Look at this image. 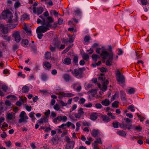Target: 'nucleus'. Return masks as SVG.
Returning a JSON list of instances; mask_svg holds the SVG:
<instances>
[{
	"mask_svg": "<svg viewBox=\"0 0 149 149\" xmlns=\"http://www.w3.org/2000/svg\"><path fill=\"white\" fill-rule=\"evenodd\" d=\"M109 51L108 52L106 51V49L104 46H102L101 48H97L96 50V53L98 54L100 53V55L104 59H105L108 56H109V58L106 62L107 65L111 66L112 65V61L113 59V53L112 51V48L111 45L108 46Z\"/></svg>",
	"mask_w": 149,
	"mask_h": 149,
	"instance_id": "1",
	"label": "nucleus"
},
{
	"mask_svg": "<svg viewBox=\"0 0 149 149\" xmlns=\"http://www.w3.org/2000/svg\"><path fill=\"white\" fill-rule=\"evenodd\" d=\"M1 16L3 19H6L7 23L8 24V26L10 29H13L16 27V24H12L13 15L10 10H4L2 12Z\"/></svg>",
	"mask_w": 149,
	"mask_h": 149,
	"instance_id": "2",
	"label": "nucleus"
},
{
	"mask_svg": "<svg viewBox=\"0 0 149 149\" xmlns=\"http://www.w3.org/2000/svg\"><path fill=\"white\" fill-rule=\"evenodd\" d=\"M49 25L48 24L47 26H38L36 29V33L38 38L40 39L42 38L43 35L42 33H44L49 30Z\"/></svg>",
	"mask_w": 149,
	"mask_h": 149,
	"instance_id": "3",
	"label": "nucleus"
},
{
	"mask_svg": "<svg viewBox=\"0 0 149 149\" xmlns=\"http://www.w3.org/2000/svg\"><path fill=\"white\" fill-rule=\"evenodd\" d=\"M124 120L125 122L123 121L121 123L119 124V127L125 130L127 128L128 130H130L132 128V125L130 124L132 122L131 120L127 118H124Z\"/></svg>",
	"mask_w": 149,
	"mask_h": 149,
	"instance_id": "4",
	"label": "nucleus"
},
{
	"mask_svg": "<svg viewBox=\"0 0 149 149\" xmlns=\"http://www.w3.org/2000/svg\"><path fill=\"white\" fill-rule=\"evenodd\" d=\"M116 79L117 81L120 84H123L125 82V76L121 73L120 72L117 70L116 72Z\"/></svg>",
	"mask_w": 149,
	"mask_h": 149,
	"instance_id": "5",
	"label": "nucleus"
},
{
	"mask_svg": "<svg viewBox=\"0 0 149 149\" xmlns=\"http://www.w3.org/2000/svg\"><path fill=\"white\" fill-rule=\"evenodd\" d=\"M65 140L67 142L65 149H71L73 148L75 144L74 141L73 140L70 141V139L68 136L65 137Z\"/></svg>",
	"mask_w": 149,
	"mask_h": 149,
	"instance_id": "6",
	"label": "nucleus"
},
{
	"mask_svg": "<svg viewBox=\"0 0 149 149\" xmlns=\"http://www.w3.org/2000/svg\"><path fill=\"white\" fill-rule=\"evenodd\" d=\"M70 71L71 72L73 76L77 78L80 79L82 78L83 77L81 71L79 69H74L73 71L70 69Z\"/></svg>",
	"mask_w": 149,
	"mask_h": 149,
	"instance_id": "7",
	"label": "nucleus"
},
{
	"mask_svg": "<svg viewBox=\"0 0 149 149\" xmlns=\"http://www.w3.org/2000/svg\"><path fill=\"white\" fill-rule=\"evenodd\" d=\"M20 119L19 120V123H21L23 122L26 123L27 122V120L29 118L24 111H22L19 115Z\"/></svg>",
	"mask_w": 149,
	"mask_h": 149,
	"instance_id": "8",
	"label": "nucleus"
},
{
	"mask_svg": "<svg viewBox=\"0 0 149 149\" xmlns=\"http://www.w3.org/2000/svg\"><path fill=\"white\" fill-rule=\"evenodd\" d=\"M47 20L48 22H46L45 20V19H43V22H42V26H47L48 24L49 25V29L51 27V23L52 22L54 21L53 19L50 17H47Z\"/></svg>",
	"mask_w": 149,
	"mask_h": 149,
	"instance_id": "9",
	"label": "nucleus"
},
{
	"mask_svg": "<svg viewBox=\"0 0 149 149\" xmlns=\"http://www.w3.org/2000/svg\"><path fill=\"white\" fill-rule=\"evenodd\" d=\"M91 133L92 136L95 138L98 136H102L103 135L102 133L100 131V130L97 129L93 130Z\"/></svg>",
	"mask_w": 149,
	"mask_h": 149,
	"instance_id": "10",
	"label": "nucleus"
},
{
	"mask_svg": "<svg viewBox=\"0 0 149 149\" xmlns=\"http://www.w3.org/2000/svg\"><path fill=\"white\" fill-rule=\"evenodd\" d=\"M43 11V9L42 7H38L37 8L35 7H33V12L35 14L37 13L38 15L41 14Z\"/></svg>",
	"mask_w": 149,
	"mask_h": 149,
	"instance_id": "11",
	"label": "nucleus"
},
{
	"mask_svg": "<svg viewBox=\"0 0 149 149\" xmlns=\"http://www.w3.org/2000/svg\"><path fill=\"white\" fill-rule=\"evenodd\" d=\"M74 95V94L70 93H65L64 92H61L60 93L58 97L59 98H62L63 97H70Z\"/></svg>",
	"mask_w": 149,
	"mask_h": 149,
	"instance_id": "12",
	"label": "nucleus"
},
{
	"mask_svg": "<svg viewBox=\"0 0 149 149\" xmlns=\"http://www.w3.org/2000/svg\"><path fill=\"white\" fill-rule=\"evenodd\" d=\"M83 110V109L82 108H80L79 109L78 113H74V115L75 118H80L84 113Z\"/></svg>",
	"mask_w": 149,
	"mask_h": 149,
	"instance_id": "13",
	"label": "nucleus"
},
{
	"mask_svg": "<svg viewBox=\"0 0 149 149\" xmlns=\"http://www.w3.org/2000/svg\"><path fill=\"white\" fill-rule=\"evenodd\" d=\"M15 41L17 42H19L22 39L20 35L18 32H15L13 34Z\"/></svg>",
	"mask_w": 149,
	"mask_h": 149,
	"instance_id": "14",
	"label": "nucleus"
},
{
	"mask_svg": "<svg viewBox=\"0 0 149 149\" xmlns=\"http://www.w3.org/2000/svg\"><path fill=\"white\" fill-rule=\"evenodd\" d=\"M6 116V118L9 120H13L15 118V114L13 112L7 113Z\"/></svg>",
	"mask_w": 149,
	"mask_h": 149,
	"instance_id": "15",
	"label": "nucleus"
},
{
	"mask_svg": "<svg viewBox=\"0 0 149 149\" xmlns=\"http://www.w3.org/2000/svg\"><path fill=\"white\" fill-rule=\"evenodd\" d=\"M58 140L57 137L56 136H54L52 137L50 141L52 144L56 145L58 144Z\"/></svg>",
	"mask_w": 149,
	"mask_h": 149,
	"instance_id": "16",
	"label": "nucleus"
},
{
	"mask_svg": "<svg viewBox=\"0 0 149 149\" xmlns=\"http://www.w3.org/2000/svg\"><path fill=\"white\" fill-rule=\"evenodd\" d=\"M98 44L97 43H94L90 49L87 50V52H89V54H91L93 52V49L95 48L98 46Z\"/></svg>",
	"mask_w": 149,
	"mask_h": 149,
	"instance_id": "17",
	"label": "nucleus"
},
{
	"mask_svg": "<svg viewBox=\"0 0 149 149\" xmlns=\"http://www.w3.org/2000/svg\"><path fill=\"white\" fill-rule=\"evenodd\" d=\"M48 119L45 116H43L40 119L38 120V122L40 124H42L44 123L48 122Z\"/></svg>",
	"mask_w": 149,
	"mask_h": 149,
	"instance_id": "18",
	"label": "nucleus"
},
{
	"mask_svg": "<svg viewBox=\"0 0 149 149\" xmlns=\"http://www.w3.org/2000/svg\"><path fill=\"white\" fill-rule=\"evenodd\" d=\"M63 78L65 81L68 82L70 80L71 77L68 74H65L63 75Z\"/></svg>",
	"mask_w": 149,
	"mask_h": 149,
	"instance_id": "19",
	"label": "nucleus"
},
{
	"mask_svg": "<svg viewBox=\"0 0 149 149\" xmlns=\"http://www.w3.org/2000/svg\"><path fill=\"white\" fill-rule=\"evenodd\" d=\"M120 92L121 93V99L122 101L124 102H126L127 101V99L126 97V94L123 91H120Z\"/></svg>",
	"mask_w": 149,
	"mask_h": 149,
	"instance_id": "20",
	"label": "nucleus"
},
{
	"mask_svg": "<svg viewBox=\"0 0 149 149\" xmlns=\"http://www.w3.org/2000/svg\"><path fill=\"white\" fill-rule=\"evenodd\" d=\"M103 121L105 122L108 123L111 120L106 115H103L101 116Z\"/></svg>",
	"mask_w": 149,
	"mask_h": 149,
	"instance_id": "21",
	"label": "nucleus"
},
{
	"mask_svg": "<svg viewBox=\"0 0 149 149\" xmlns=\"http://www.w3.org/2000/svg\"><path fill=\"white\" fill-rule=\"evenodd\" d=\"M71 60L69 58H66L63 61V63L64 64L69 65L71 63Z\"/></svg>",
	"mask_w": 149,
	"mask_h": 149,
	"instance_id": "22",
	"label": "nucleus"
},
{
	"mask_svg": "<svg viewBox=\"0 0 149 149\" xmlns=\"http://www.w3.org/2000/svg\"><path fill=\"white\" fill-rule=\"evenodd\" d=\"M41 79L43 81L47 80L48 78V76L47 74L43 73H42L40 77Z\"/></svg>",
	"mask_w": 149,
	"mask_h": 149,
	"instance_id": "23",
	"label": "nucleus"
},
{
	"mask_svg": "<svg viewBox=\"0 0 149 149\" xmlns=\"http://www.w3.org/2000/svg\"><path fill=\"white\" fill-rule=\"evenodd\" d=\"M101 103L103 105L107 106L109 105L110 102L108 99H106L102 101Z\"/></svg>",
	"mask_w": 149,
	"mask_h": 149,
	"instance_id": "24",
	"label": "nucleus"
},
{
	"mask_svg": "<svg viewBox=\"0 0 149 149\" xmlns=\"http://www.w3.org/2000/svg\"><path fill=\"white\" fill-rule=\"evenodd\" d=\"M116 133L122 136L125 137L126 135V132L123 130L118 131Z\"/></svg>",
	"mask_w": 149,
	"mask_h": 149,
	"instance_id": "25",
	"label": "nucleus"
},
{
	"mask_svg": "<svg viewBox=\"0 0 149 149\" xmlns=\"http://www.w3.org/2000/svg\"><path fill=\"white\" fill-rule=\"evenodd\" d=\"M81 55L82 56V57L84 60L87 61L89 60V56L87 54L85 53H84L81 54Z\"/></svg>",
	"mask_w": 149,
	"mask_h": 149,
	"instance_id": "26",
	"label": "nucleus"
},
{
	"mask_svg": "<svg viewBox=\"0 0 149 149\" xmlns=\"http://www.w3.org/2000/svg\"><path fill=\"white\" fill-rule=\"evenodd\" d=\"M22 92L24 93H27L29 91V87L26 86H24L22 88Z\"/></svg>",
	"mask_w": 149,
	"mask_h": 149,
	"instance_id": "27",
	"label": "nucleus"
},
{
	"mask_svg": "<svg viewBox=\"0 0 149 149\" xmlns=\"http://www.w3.org/2000/svg\"><path fill=\"white\" fill-rule=\"evenodd\" d=\"M0 26L2 27V32L3 33L6 34L8 32V28L6 27H4L3 24H1Z\"/></svg>",
	"mask_w": 149,
	"mask_h": 149,
	"instance_id": "28",
	"label": "nucleus"
},
{
	"mask_svg": "<svg viewBox=\"0 0 149 149\" xmlns=\"http://www.w3.org/2000/svg\"><path fill=\"white\" fill-rule=\"evenodd\" d=\"M43 65L47 69H50L51 68V64L47 61L44 62L43 63Z\"/></svg>",
	"mask_w": 149,
	"mask_h": 149,
	"instance_id": "29",
	"label": "nucleus"
},
{
	"mask_svg": "<svg viewBox=\"0 0 149 149\" xmlns=\"http://www.w3.org/2000/svg\"><path fill=\"white\" fill-rule=\"evenodd\" d=\"M100 58V56L99 55L96 54H93L92 56V59L95 62L97 61V59Z\"/></svg>",
	"mask_w": 149,
	"mask_h": 149,
	"instance_id": "30",
	"label": "nucleus"
},
{
	"mask_svg": "<svg viewBox=\"0 0 149 149\" xmlns=\"http://www.w3.org/2000/svg\"><path fill=\"white\" fill-rule=\"evenodd\" d=\"M99 143L100 144H102V143L101 141V138L100 137L98 138H97L96 139V140H95L93 144H96L97 143Z\"/></svg>",
	"mask_w": 149,
	"mask_h": 149,
	"instance_id": "31",
	"label": "nucleus"
},
{
	"mask_svg": "<svg viewBox=\"0 0 149 149\" xmlns=\"http://www.w3.org/2000/svg\"><path fill=\"white\" fill-rule=\"evenodd\" d=\"M97 113H93L90 116L91 119L92 120H95L97 118Z\"/></svg>",
	"mask_w": 149,
	"mask_h": 149,
	"instance_id": "32",
	"label": "nucleus"
},
{
	"mask_svg": "<svg viewBox=\"0 0 149 149\" xmlns=\"http://www.w3.org/2000/svg\"><path fill=\"white\" fill-rule=\"evenodd\" d=\"M51 54L50 52H46L45 53V58L46 59H49L51 58Z\"/></svg>",
	"mask_w": 149,
	"mask_h": 149,
	"instance_id": "33",
	"label": "nucleus"
},
{
	"mask_svg": "<svg viewBox=\"0 0 149 149\" xmlns=\"http://www.w3.org/2000/svg\"><path fill=\"white\" fill-rule=\"evenodd\" d=\"M35 114V113L34 112H31L29 114V116L31 118L32 121H34L36 119V118L34 115Z\"/></svg>",
	"mask_w": 149,
	"mask_h": 149,
	"instance_id": "34",
	"label": "nucleus"
},
{
	"mask_svg": "<svg viewBox=\"0 0 149 149\" xmlns=\"http://www.w3.org/2000/svg\"><path fill=\"white\" fill-rule=\"evenodd\" d=\"M20 99L21 100V101H17L16 103V104L19 107H20L24 103V99H22L21 98H20Z\"/></svg>",
	"mask_w": 149,
	"mask_h": 149,
	"instance_id": "35",
	"label": "nucleus"
},
{
	"mask_svg": "<svg viewBox=\"0 0 149 149\" xmlns=\"http://www.w3.org/2000/svg\"><path fill=\"white\" fill-rule=\"evenodd\" d=\"M57 120H58L59 121H62V116H59L57 117L54 118L53 120V121L55 123H56Z\"/></svg>",
	"mask_w": 149,
	"mask_h": 149,
	"instance_id": "36",
	"label": "nucleus"
},
{
	"mask_svg": "<svg viewBox=\"0 0 149 149\" xmlns=\"http://www.w3.org/2000/svg\"><path fill=\"white\" fill-rule=\"evenodd\" d=\"M135 92V90L134 88H131L128 90L127 93L130 94H133Z\"/></svg>",
	"mask_w": 149,
	"mask_h": 149,
	"instance_id": "37",
	"label": "nucleus"
},
{
	"mask_svg": "<svg viewBox=\"0 0 149 149\" xmlns=\"http://www.w3.org/2000/svg\"><path fill=\"white\" fill-rule=\"evenodd\" d=\"M119 102L116 101H115L112 105V107L114 108H117L118 107Z\"/></svg>",
	"mask_w": 149,
	"mask_h": 149,
	"instance_id": "38",
	"label": "nucleus"
},
{
	"mask_svg": "<svg viewBox=\"0 0 149 149\" xmlns=\"http://www.w3.org/2000/svg\"><path fill=\"white\" fill-rule=\"evenodd\" d=\"M120 124L117 121L114 122L112 123L113 127L114 128H117L118 127V125H119Z\"/></svg>",
	"mask_w": 149,
	"mask_h": 149,
	"instance_id": "39",
	"label": "nucleus"
},
{
	"mask_svg": "<svg viewBox=\"0 0 149 149\" xmlns=\"http://www.w3.org/2000/svg\"><path fill=\"white\" fill-rule=\"evenodd\" d=\"M22 46L27 45L29 43V41L27 39H23L22 40Z\"/></svg>",
	"mask_w": 149,
	"mask_h": 149,
	"instance_id": "40",
	"label": "nucleus"
},
{
	"mask_svg": "<svg viewBox=\"0 0 149 149\" xmlns=\"http://www.w3.org/2000/svg\"><path fill=\"white\" fill-rule=\"evenodd\" d=\"M74 12L76 13V14L78 15L81 16L82 15V12L79 9H76L74 11Z\"/></svg>",
	"mask_w": 149,
	"mask_h": 149,
	"instance_id": "41",
	"label": "nucleus"
},
{
	"mask_svg": "<svg viewBox=\"0 0 149 149\" xmlns=\"http://www.w3.org/2000/svg\"><path fill=\"white\" fill-rule=\"evenodd\" d=\"M19 45L17 44H15L13 46V51L15 52L16 49L19 48Z\"/></svg>",
	"mask_w": 149,
	"mask_h": 149,
	"instance_id": "42",
	"label": "nucleus"
},
{
	"mask_svg": "<svg viewBox=\"0 0 149 149\" xmlns=\"http://www.w3.org/2000/svg\"><path fill=\"white\" fill-rule=\"evenodd\" d=\"M53 108L56 111L60 110V107L58 104H56L54 106Z\"/></svg>",
	"mask_w": 149,
	"mask_h": 149,
	"instance_id": "43",
	"label": "nucleus"
},
{
	"mask_svg": "<svg viewBox=\"0 0 149 149\" xmlns=\"http://www.w3.org/2000/svg\"><path fill=\"white\" fill-rule=\"evenodd\" d=\"M24 29L28 35L30 36L31 35V31L30 30H29L26 27H24Z\"/></svg>",
	"mask_w": 149,
	"mask_h": 149,
	"instance_id": "44",
	"label": "nucleus"
},
{
	"mask_svg": "<svg viewBox=\"0 0 149 149\" xmlns=\"http://www.w3.org/2000/svg\"><path fill=\"white\" fill-rule=\"evenodd\" d=\"M50 13L51 15H54L55 16H57L58 15V13L55 10H51L50 12Z\"/></svg>",
	"mask_w": 149,
	"mask_h": 149,
	"instance_id": "45",
	"label": "nucleus"
},
{
	"mask_svg": "<svg viewBox=\"0 0 149 149\" xmlns=\"http://www.w3.org/2000/svg\"><path fill=\"white\" fill-rule=\"evenodd\" d=\"M84 106L87 108H90L92 107V104L90 102L84 105Z\"/></svg>",
	"mask_w": 149,
	"mask_h": 149,
	"instance_id": "46",
	"label": "nucleus"
},
{
	"mask_svg": "<svg viewBox=\"0 0 149 149\" xmlns=\"http://www.w3.org/2000/svg\"><path fill=\"white\" fill-rule=\"evenodd\" d=\"M78 57L77 56H75L73 58V62L74 63L76 64L78 63Z\"/></svg>",
	"mask_w": 149,
	"mask_h": 149,
	"instance_id": "47",
	"label": "nucleus"
},
{
	"mask_svg": "<svg viewBox=\"0 0 149 149\" xmlns=\"http://www.w3.org/2000/svg\"><path fill=\"white\" fill-rule=\"evenodd\" d=\"M22 17L24 19L28 20L29 19V15L27 14H24L23 15Z\"/></svg>",
	"mask_w": 149,
	"mask_h": 149,
	"instance_id": "48",
	"label": "nucleus"
},
{
	"mask_svg": "<svg viewBox=\"0 0 149 149\" xmlns=\"http://www.w3.org/2000/svg\"><path fill=\"white\" fill-rule=\"evenodd\" d=\"M49 49L52 52H54L56 51V47H53L51 45L49 46Z\"/></svg>",
	"mask_w": 149,
	"mask_h": 149,
	"instance_id": "49",
	"label": "nucleus"
},
{
	"mask_svg": "<svg viewBox=\"0 0 149 149\" xmlns=\"http://www.w3.org/2000/svg\"><path fill=\"white\" fill-rule=\"evenodd\" d=\"M82 123L83 125L84 126H90L91 125L90 123L86 121H83Z\"/></svg>",
	"mask_w": 149,
	"mask_h": 149,
	"instance_id": "50",
	"label": "nucleus"
},
{
	"mask_svg": "<svg viewBox=\"0 0 149 149\" xmlns=\"http://www.w3.org/2000/svg\"><path fill=\"white\" fill-rule=\"evenodd\" d=\"M25 108L26 109V110L28 111H31V107L30 106H29L27 104H25Z\"/></svg>",
	"mask_w": 149,
	"mask_h": 149,
	"instance_id": "51",
	"label": "nucleus"
},
{
	"mask_svg": "<svg viewBox=\"0 0 149 149\" xmlns=\"http://www.w3.org/2000/svg\"><path fill=\"white\" fill-rule=\"evenodd\" d=\"M1 88L5 92H6L8 89V86L4 85L2 86Z\"/></svg>",
	"mask_w": 149,
	"mask_h": 149,
	"instance_id": "52",
	"label": "nucleus"
},
{
	"mask_svg": "<svg viewBox=\"0 0 149 149\" xmlns=\"http://www.w3.org/2000/svg\"><path fill=\"white\" fill-rule=\"evenodd\" d=\"M31 51L33 52L34 53H36L37 51V49L36 47L32 45L31 46Z\"/></svg>",
	"mask_w": 149,
	"mask_h": 149,
	"instance_id": "53",
	"label": "nucleus"
},
{
	"mask_svg": "<svg viewBox=\"0 0 149 149\" xmlns=\"http://www.w3.org/2000/svg\"><path fill=\"white\" fill-rule=\"evenodd\" d=\"M71 46H69L68 47L66 48L63 51V53H65L67 52L71 48Z\"/></svg>",
	"mask_w": 149,
	"mask_h": 149,
	"instance_id": "54",
	"label": "nucleus"
},
{
	"mask_svg": "<svg viewBox=\"0 0 149 149\" xmlns=\"http://www.w3.org/2000/svg\"><path fill=\"white\" fill-rule=\"evenodd\" d=\"M0 136L2 138L4 139L7 137V134L5 132H3L2 134H1Z\"/></svg>",
	"mask_w": 149,
	"mask_h": 149,
	"instance_id": "55",
	"label": "nucleus"
},
{
	"mask_svg": "<svg viewBox=\"0 0 149 149\" xmlns=\"http://www.w3.org/2000/svg\"><path fill=\"white\" fill-rule=\"evenodd\" d=\"M128 109H130V110L132 112H134L135 111V109H134V107L132 105H130L128 107Z\"/></svg>",
	"mask_w": 149,
	"mask_h": 149,
	"instance_id": "56",
	"label": "nucleus"
},
{
	"mask_svg": "<svg viewBox=\"0 0 149 149\" xmlns=\"http://www.w3.org/2000/svg\"><path fill=\"white\" fill-rule=\"evenodd\" d=\"M84 41L85 42H88L90 39V37L88 36H86L84 37Z\"/></svg>",
	"mask_w": 149,
	"mask_h": 149,
	"instance_id": "57",
	"label": "nucleus"
},
{
	"mask_svg": "<svg viewBox=\"0 0 149 149\" xmlns=\"http://www.w3.org/2000/svg\"><path fill=\"white\" fill-rule=\"evenodd\" d=\"M107 89V86L105 84H103L102 86V91H105Z\"/></svg>",
	"mask_w": 149,
	"mask_h": 149,
	"instance_id": "58",
	"label": "nucleus"
},
{
	"mask_svg": "<svg viewBox=\"0 0 149 149\" xmlns=\"http://www.w3.org/2000/svg\"><path fill=\"white\" fill-rule=\"evenodd\" d=\"M101 63V61H99L97 63H95L92 64V66L93 67H95L96 66H97L100 65Z\"/></svg>",
	"mask_w": 149,
	"mask_h": 149,
	"instance_id": "59",
	"label": "nucleus"
},
{
	"mask_svg": "<svg viewBox=\"0 0 149 149\" xmlns=\"http://www.w3.org/2000/svg\"><path fill=\"white\" fill-rule=\"evenodd\" d=\"M20 3L18 1H17L14 4L15 8H18L20 5Z\"/></svg>",
	"mask_w": 149,
	"mask_h": 149,
	"instance_id": "60",
	"label": "nucleus"
},
{
	"mask_svg": "<svg viewBox=\"0 0 149 149\" xmlns=\"http://www.w3.org/2000/svg\"><path fill=\"white\" fill-rule=\"evenodd\" d=\"M77 105L76 104H74L72 106V107L70 109V111H71L77 108Z\"/></svg>",
	"mask_w": 149,
	"mask_h": 149,
	"instance_id": "61",
	"label": "nucleus"
},
{
	"mask_svg": "<svg viewBox=\"0 0 149 149\" xmlns=\"http://www.w3.org/2000/svg\"><path fill=\"white\" fill-rule=\"evenodd\" d=\"M95 107L97 109H100L102 107L101 104L100 103H97L95 104Z\"/></svg>",
	"mask_w": 149,
	"mask_h": 149,
	"instance_id": "62",
	"label": "nucleus"
},
{
	"mask_svg": "<svg viewBox=\"0 0 149 149\" xmlns=\"http://www.w3.org/2000/svg\"><path fill=\"white\" fill-rule=\"evenodd\" d=\"M5 143L6 144V146L8 147H10L11 146L12 144L11 142L10 141H6V142Z\"/></svg>",
	"mask_w": 149,
	"mask_h": 149,
	"instance_id": "63",
	"label": "nucleus"
},
{
	"mask_svg": "<svg viewBox=\"0 0 149 149\" xmlns=\"http://www.w3.org/2000/svg\"><path fill=\"white\" fill-rule=\"evenodd\" d=\"M51 73L53 75H56L57 72V70L56 69L53 70L51 72Z\"/></svg>",
	"mask_w": 149,
	"mask_h": 149,
	"instance_id": "64",
	"label": "nucleus"
}]
</instances>
